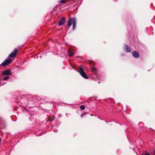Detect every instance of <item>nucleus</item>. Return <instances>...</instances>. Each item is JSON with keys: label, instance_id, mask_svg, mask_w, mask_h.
I'll return each instance as SVG.
<instances>
[{"label": "nucleus", "instance_id": "nucleus-1", "mask_svg": "<svg viewBox=\"0 0 155 155\" xmlns=\"http://www.w3.org/2000/svg\"><path fill=\"white\" fill-rule=\"evenodd\" d=\"M12 61V59L10 58L7 59L0 65V66H5L8 65L11 63Z\"/></svg>", "mask_w": 155, "mask_h": 155}, {"label": "nucleus", "instance_id": "nucleus-2", "mask_svg": "<svg viewBox=\"0 0 155 155\" xmlns=\"http://www.w3.org/2000/svg\"><path fill=\"white\" fill-rule=\"evenodd\" d=\"M79 72L80 73L81 75L85 79H88V77L86 75L85 73L84 72V70L82 68H79Z\"/></svg>", "mask_w": 155, "mask_h": 155}, {"label": "nucleus", "instance_id": "nucleus-3", "mask_svg": "<svg viewBox=\"0 0 155 155\" xmlns=\"http://www.w3.org/2000/svg\"><path fill=\"white\" fill-rule=\"evenodd\" d=\"M17 49H15L14 51L12 52L9 55V58H12L16 56L18 52Z\"/></svg>", "mask_w": 155, "mask_h": 155}, {"label": "nucleus", "instance_id": "nucleus-4", "mask_svg": "<svg viewBox=\"0 0 155 155\" xmlns=\"http://www.w3.org/2000/svg\"><path fill=\"white\" fill-rule=\"evenodd\" d=\"M75 18H69L68 21L67 25L68 27V28H69L73 24V21L75 19Z\"/></svg>", "mask_w": 155, "mask_h": 155}, {"label": "nucleus", "instance_id": "nucleus-5", "mask_svg": "<svg viewBox=\"0 0 155 155\" xmlns=\"http://www.w3.org/2000/svg\"><path fill=\"white\" fill-rule=\"evenodd\" d=\"M2 74L4 75H10L12 74L11 71L10 70H6L3 71L2 73Z\"/></svg>", "mask_w": 155, "mask_h": 155}, {"label": "nucleus", "instance_id": "nucleus-6", "mask_svg": "<svg viewBox=\"0 0 155 155\" xmlns=\"http://www.w3.org/2000/svg\"><path fill=\"white\" fill-rule=\"evenodd\" d=\"M132 55L135 58H138L139 56V54L138 51H134L132 52Z\"/></svg>", "mask_w": 155, "mask_h": 155}, {"label": "nucleus", "instance_id": "nucleus-7", "mask_svg": "<svg viewBox=\"0 0 155 155\" xmlns=\"http://www.w3.org/2000/svg\"><path fill=\"white\" fill-rule=\"evenodd\" d=\"M65 22V19L64 18H61L58 23L59 26H61Z\"/></svg>", "mask_w": 155, "mask_h": 155}, {"label": "nucleus", "instance_id": "nucleus-8", "mask_svg": "<svg viewBox=\"0 0 155 155\" xmlns=\"http://www.w3.org/2000/svg\"><path fill=\"white\" fill-rule=\"evenodd\" d=\"M125 51L126 52H129L131 51V48L128 45H126L125 46Z\"/></svg>", "mask_w": 155, "mask_h": 155}, {"label": "nucleus", "instance_id": "nucleus-9", "mask_svg": "<svg viewBox=\"0 0 155 155\" xmlns=\"http://www.w3.org/2000/svg\"><path fill=\"white\" fill-rule=\"evenodd\" d=\"M76 19L75 18L74 20L73 21V30H74L76 28Z\"/></svg>", "mask_w": 155, "mask_h": 155}, {"label": "nucleus", "instance_id": "nucleus-10", "mask_svg": "<svg viewBox=\"0 0 155 155\" xmlns=\"http://www.w3.org/2000/svg\"><path fill=\"white\" fill-rule=\"evenodd\" d=\"M72 49H70V50H68V52L69 55L70 56H72L74 54V53H73L72 52Z\"/></svg>", "mask_w": 155, "mask_h": 155}, {"label": "nucleus", "instance_id": "nucleus-11", "mask_svg": "<svg viewBox=\"0 0 155 155\" xmlns=\"http://www.w3.org/2000/svg\"><path fill=\"white\" fill-rule=\"evenodd\" d=\"M69 0H61L59 1V2L60 3H65L67 1H69Z\"/></svg>", "mask_w": 155, "mask_h": 155}, {"label": "nucleus", "instance_id": "nucleus-12", "mask_svg": "<svg viewBox=\"0 0 155 155\" xmlns=\"http://www.w3.org/2000/svg\"><path fill=\"white\" fill-rule=\"evenodd\" d=\"M142 155H151L150 153H149L148 152H146L145 153L143 152Z\"/></svg>", "mask_w": 155, "mask_h": 155}, {"label": "nucleus", "instance_id": "nucleus-13", "mask_svg": "<svg viewBox=\"0 0 155 155\" xmlns=\"http://www.w3.org/2000/svg\"><path fill=\"white\" fill-rule=\"evenodd\" d=\"M80 109L81 110H83L85 109V107L84 106L82 105L80 106Z\"/></svg>", "mask_w": 155, "mask_h": 155}, {"label": "nucleus", "instance_id": "nucleus-14", "mask_svg": "<svg viewBox=\"0 0 155 155\" xmlns=\"http://www.w3.org/2000/svg\"><path fill=\"white\" fill-rule=\"evenodd\" d=\"M9 78V77H6L4 78L2 80H8Z\"/></svg>", "mask_w": 155, "mask_h": 155}, {"label": "nucleus", "instance_id": "nucleus-15", "mask_svg": "<svg viewBox=\"0 0 155 155\" xmlns=\"http://www.w3.org/2000/svg\"><path fill=\"white\" fill-rule=\"evenodd\" d=\"M91 69L92 70V71L93 72L97 70L96 68H92Z\"/></svg>", "mask_w": 155, "mask_h": 155}, {"label": "nucleus", "instance_id": "nucleus-16", "mask_svg": "<svg viewBox=\"0 0 155 155\" xmlns=\"http://www.w3.org/2000/svg\"><path fill=\"white\" fill-rule=\"evenodd\" d=\"M86 114V113H84L81 114V117H82L84 115H85Z\"/></svg>", "mask_w": 155, "mask_h": 155}, {"label": "nucleus", "instance_id": "nucleus-17", "mask_svg": "<svg viewBox=\"0 0 155 155\" xmlns=\"http://www.w3.org/2000/svg\"><path fill=\"white\" fill-rule=\"evenodd\" d=\"M153 153L154 155H155V149L153 150Z\"/></svg>", "mask_w": 155, "mask_h": 155}]
</instances>
